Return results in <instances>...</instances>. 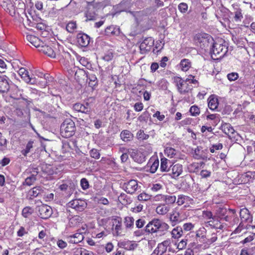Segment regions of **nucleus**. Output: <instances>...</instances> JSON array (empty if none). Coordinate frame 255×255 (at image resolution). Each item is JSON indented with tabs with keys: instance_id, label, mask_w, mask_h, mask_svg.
Wrapping results in <instances>:
<instances>
[{
	"instance_id": "nucleus-1",
	"label": "nucleus",
	"mask_w": 255,
	"mask_h": 255,
	"mask_svg": "<svg viewBox=\"0 0 255 255\" xmlns=\"http://www.w3.org/2000/svg\"><path fill=\"white\" fill-rule=\"evenodd\" d=\"M174 82L177 88L178 91L181 94H185L192 90L193 88L192 84H196L197 81L194 79L193 76L190 75L186 80H183L179 77H175Z\"/></svg>"
},
{
	"instance_id": "nucleus-2",
	"label": "nucleus",
	"mask_w": 255,
	"mask_h": 255,
	"mask_svg": "<svg viewBox=\"0 0 255 255\" xmlns=\"http://www.w3.org/2000/svg\"><path fill=\"white\" fill-rule=\"evenodd\" d=\"M228 51V46L225 42H213L210 51L211 57L214 60H218L224 57Z\"/></svg>"
},
{
	"instance_id": "nucleus-3",
	"label": "nucleus",
	"mask_w": 255,
	"mask_h": 255,
	"mask_svg": "<svg viewBox=\"0 0 255 255\" xmlns=\"http://www.w3.org/2000/svg\"><path fill=\"white\" fill-rule=\"evenodd\" d=\"M75 130V123L71 119L65 120L61 125L60 133L65 138H69L73 135Z\"/></svg>"
},
{
	"instance_id": "nucleus-4",
	"label": "nucleus",
	"mask_w": 255,
	"mask_h": 255,
	"mask_svg": "<svg viewBox=\"0 0 255 255\" xmlns=\"http://www.w3.org/2000/svg\"><path fill=\"white\" fill-rule=\"evenodd\" d=\"M194 40L197 45L202 49L211 46L213 43V38L206 33H198L194 37Z\"/></svg>"
},
{
	"instance_id": "nucleus-5",
	"label": "nucleus",
	"mask_w": 255,
	"mask_h": 255,
	"mask_svg": "<svg viewBox=\"0 0 255 255\" xmlns=\"http://www.w3.org/2000/svg\"><path fill=\"white\" fill-rule=\"evenodd\" d=\"M144 147L141 146L138 150L131 149L129 154L133 160L137 163H141L145 160L146 156L150 151V147L149 146L148 151H144Z\"/></svg>"
},
{
	"instance_id": "nucleus-6",
	"label": "nucleus",
	"mask_w": 255,
	"mask_h": 255,
	"mask_svg": "<svg viewBox=\"0 0 255 255\" xmlns=\"http://www.w3.org/2000/svg\"><path fill=\"white\" fill-rule=\"evenodd\" d=\"M159 232V220L153 219L145 226V232L151 234L153 237H158Z\"/></svg>"
},
{
	"instance_id": "nucleus-7",
	"label": "nucleus",
	"mask_w": 255,
	"mask_h": 255,
	"mask_svg": "<svg viewBox=\"0 0 255 255\" xmlns=\"http://www.w3.org/2000/svg\"><path fill=\"white\" fill-rule=\"evenodd\" d=\"M24 6L23 2H21L20 0H15L14 4H13L10 0L7 3V6L3 8L7 12H8L11 15L13 16L15 14L16 12L18 13V9H23V7Z\"/></svg>"
},
{
	"instance_id": "nucleus-8",
	"label": "nucleus",
	"mask_w": 255,
	"mask_h": 255,
	"mask_svg": "<svg viewBox=\"0 0 255 255\" xmlns=\"http://www.w3.org/2000/svg\"><path fill=\"white\" fill-rule=\"evenodd\" d=\"M38 208V216L43 219H48L52 214V209L49 206L43 204Z\"/></svg>"
},
{
	"instance_id": "nucleus-9",
	"label": "nucleus",
	"mask_w": 255,
	"mask_h": 255,
	"mask_svg": "<svg viewBox=\"0 0 255 255\" xmlns=\"http://www.w3.org/2000/svg\"><path fill=\"white\" fill-rule=\"evenodd\" d=\"M68 206L78 211L81 212L87 207V203L84 200L75 199L69 202L68 203Z\"/></svg>"
},
{
	"instance_id": "nucleus-10",
	"label": "nucleus",
	"mask_w": 255,
	"mask_h": 255,
	"mask_svg": "<svg viewBox=\"0 0 255 255\" xmlns=\"http://www.w3.org/2000/svg\"><path fill=\"white\" fill-rule=\"evenodd\" d=\"M18 72L21 78L27 83L36 84L37 80L35 78L30 77L28 74V72L24 68H20Z\"/></svg>"
},
{
	"instance_id": "nucleus-11",
	"label": "nucleus",
	"mask_w": 255,
	"mask_h": 255,
	"mask_svg": "<svg viewBox=\"0 0 255 255\" xmlns=\"http://www.w3.org/2000/svg\"><path fill=\"white\" fill-rule=\"evenodd\" d=\"M118 246L127 251H133L137 247L138 244L135 241L127 240L119 242Z\"/></svg>"
},
{
	"instance_id": "nucleus-12",
	"label": "nucleus",
	"mask_w": 255,
	"mask_h": 255,
	"mask_svg": "<svg viewBox=\"0 0 255 255\" xmlns=\"http://www.w3.org/2000/svg\"><path fill=\"white\" fill-rule=\"evenodd\" d=\"M154 41L151 37L145 38L140 44L139 48L142 54L150 50L153 45Z\"/></svg>"
},
{
	"instance_id": "nucleus-13",
	"label": "nucleus",
	"mask_w": 255,
	"mask_h": 255,
	"mask_svg": "<svg viewBox=\"0 0 255 255\" xmlns=\"http://www.w3.org/2000/svg\"><path fill=\"white\" fill-rule=\"evenodd\" d=\"M123 188L128 193L132 194L138 188L137 182L135 180H130L124 184Z\"/></svg>"
},
{
	"instance_id": "nucleus-14",
	"label": "nucleus",
	"mask_w": 255,
	"mask_h": 255,
	"mask_svg": "<svg viewBox=\"0 0 255 255\" xmlns=\"http://www.w3.org/2000/svg\"><path fill=\"white\" fill-rule=\"evenodd\" d=\"M9 78L5 76H0V93H6L9 90Z\"/></svg>"
},
{
	"instance_id": "nucleus-15",
	"label": "nucleus",
	"mask_w": 255,
	"mask_h": 255,
	"mask_svg": "<svg viewBox=\"0 0 255 255\" xmlns=\"http://www.w3.org/2000/svg\"><path fill=\"white\" fill-rule=\"evenodd\" d=\"M77 42L81 47H87L90 43V38L86 34L79 33L77 35Z\"/></svg>"
},
{
	"instance_id": "nucleus-16",
	"label": "nucleus",
	"mask_w": 255,
	"mask_h": 255,
	"mask_svg": "<svg viewBox=\"0 0 255 255\" xmlns=\"http://www.w3.org/2000/svg\"><path fill=\"white\" fill-rule=\"evenodd\" d=\"M97 9L96 5H90L88 7V10L86 13V17H87L86 21L87 20H96L98 14L97 13Z\"/></svg>"
},
{
	"instance_id": "nucleus-17",
	"label": "nucleus",
	"mask_w": 255,
	"mask_h": 255,
	"mask_svg": "<svg viewBox=\"0 0 255 255\" xmlns=\"http://www.w3.org/2000/svg\"><path fill=\"white\" fill-rule=\"evenodd\" d=\"M169 219L173 226L177 224L182 222L184 220V217L182 213L177 211H173L170 214Z\"/></svg>"
},
{
	"instance_id": "nucleus-18",
	"label": "nucleus",
	"mask_w": 255,
	"mask_h": 255,
	"mask_svg": "<svg viewBox=\"0 0 255 255\" xmlns=\"http://www.w3.org/2000/svg\"><path fill=\"white\" fill-rule=\"evenodd\" d=\"M160 171L162 172H168L172 165V163L169 160L162 158L160 159Z\"/></svg>"
},
{
	"instance_id": "nucleus-19",
	"label": "nucleus",
	"mask_w": 255,
	"mask_h": 255,
	"mask_svg": "<svg viewBox=\"0 0 255 255\" xmlns=\"http://www.w3.org/2000/svg\"><path fill=\"white\" fill-rule=\"evenodd\" d=\"M39 50L52 58L55 57L56 56L55 53L51 47L46 45H43V44L40 46Z\"/></svg>"
},
{
	"instance_id": "nucleus-20",
	"label": "nucleus",
	"mask_w": 255,
	"mask_h": 255,
	"mask_svg": "<svg viewBox=\"0 0 255 255\" xmlns=\"http://www.w3.org/2000/svg\"><path fill=\"white\" fill-rule=\"evenodd\" d=\"M26 39L34 46L36 48H40L43 42L41 41L38 37L32 35H28L26 36Z\"/></svg>"
},
{
	"instance_id": "nucleus-21",
	"label": "nucleus",
	"mask_w": 255,
	"mask_h": 255,
	"mask_svg": "<svg viewBox=\"0 0 255 255\" xmlns=\"http://www.w3.org/2000/svg\"><path fill=\"white\" fill-rule=\"evenodd\" d=\"M240 214L242 222H250L252 221V217L247 209L243 208L241 209Z\"/></svg>"
},
{
	"instance_id": "nucleus-22",
	"label": "nucleus",
	"mask_w": 255,
	"mask_h": 255,
	"mask_svg": "<svg viewBox=\"0 0 255 255\" xmlns=\"http://www.w3.org/2000/svg\"><path fill=\"white\" fill-rule=\"evenodd\" d=\"M69 242L72 244H78L84 239V236L82 233H77L73 235L68 236Z\"/></svg>"
},
{
	"instance_id": "nucleus-23",
	"label": "nucleus",
	"mask_w": 255,
	"mask_h": 255,
	"mask_svg": "<svg viewBox=\"0 0 255 255\" xmlns=\"http://www.w3.org/2000/svg\"><path fill=\"white\" fill-rule=\"evenodd\" d=\"M113 226H115V230L117 236L124 235L122 228V220L121 218L114 220Z\"/></svg>"
},
{
	"instance_id": "nucleus-24",
	"label": "nucleus",
	"mask_w": 255,
	"mask_h": 255,
	"mask_svg": "<svg viewBox=\"0 0 255 255\" xmlns=\"http://www.w3.org/2000/svg\"><path fill=\"white\" fill-rule=\"evenodd\" d=\"M208 107L211 110H216L218 106V99L214 96L211 95L208 98Z\"/></svg>"
},
{
	"instance_id": "nucleus-25",
	"label": "nucleus",
	"mask_w": 255,
	"mask_h": 255,
	"mask_svg": "<svg viewBox=\"0 0 255 255\" xmlns=\"http://www.w3.org/2000/svg\"><path fill=\"white\" fill-rule=\"evenodd\" d=\"M86 77L87 78V82H88L90 87L93 88L97 85L98 80L95 75L93 73H86Z\"/></svg>"
},
{
	"instance_id": "nucleus-26",
	"label": "nucleus",
	"mask_w": 255,
	"mask_h": 255,
	"mask_svg": "<svg viewBox=\"0 0 255 255\" xmlns=\"http://www.w3.org/2000/svg\"><path fill=\"white\" fill-rule=\"evenodd\" d=\"M105 33L108 36L118 35L120 33V29L113 25L109 26L105 29Z\"/></svg>"
},
{
	"instance_id": "nucleus-27",
	"label": "nucleus",
	"mask_w": 255,
	"mask_h": 255,
	"mask_svg": "<svg viewBox=\"0 0 255 255\" xmlns=\"http://www.w3.org/2000/svg\"><path fill=\"white\" fill-rule=\"evenodd\" d=\"M221 129L226 134L230 135L235 132V130L232 126L228 123H224L221 127Z\"/></svg>"
},
{
	"instance_id": "nucleus-28",
	"label": "nucleus",
	"mask_w": 255,
	"mask_h": 255,
	"mask_svg": "<svg viewBox=\"0 0 255 255\" xmlns=\"http://www.w3.org/2000/svg\"><path fill=\"white\" fill-rule=\"evenodd\" d=\"M207 224L210 226L212 228L222 229L223 228V225L218 221V219L215 217L213 218L207 222Z\"/></svg>"
},
{
	"instance_id": "nucleus-29",
	"label": "nucleus",
	"mask_w": 255,
	"mask_h": 255,
	"mask_svg": "<svg viewBox=\"0 0 255 255\" xmlns=\"http://www.w3.org/2000/svg\"><path fill=\"white\" fill-rule=\"evenodd\" d=\"M181 69L183 71H188L191 67V62L188 59H182L179 64Z\"/></svg>"
},
{
	"instance_id": "nucleus-30",
	"label": "nucleus",
	"mask_w": 255,
	"mask_h": 255,
	"mask_svg": "<svg viewBox=\"0 0 255 255\" xmlns=\"http://www.w3.org/2000/svg\"><path fill=\"white\" fill-rule=\"evenodd\" d=\"M120 136L122 140L126 142L131 140L133 137L132 133L128 130H123Z\"/></svg>"
},
{
	"instance_id": "nucleus-31",
	"label": "nucleus",
	"mask_w": 255,
	"mask_h": 255,
	"mask_svg": "<svg viewBox=\"0 0 255 255\" xmlns=\"http://www.w3.org/2000/svg\"><path fill=\"white\" fill-rule=\"evenodd\" d=\"M42 188L40 186H36L30 189L28 192V195L30 198L36 197L43 191Z\"/></svg>"
},
{
	"instance_id": "nucleus-32",
	"label": "nucleus",
	"mask_w": 255,
	"mask_h": 255,
	"mask_svg": "<svg viewBox=\"0 0 255 255\" xmlns=\"http://www.w3.org/2000/svg\"><path fill=\"white\" fill-rule=\"evenodd\" d=\"M171 234L172 238L174 239H178L180 238L183 234L182 228L180 226L176 227L172 230Z\"/></svg>"
},
{
	"instance_id": "nucleus-33",
	"label": "nucleus",
	"mask_w": 255,
	"mask_h": 255,
	"mask_svg": "<svg viewBox=\"0 0 255 255\" xmlns=\"http://www.w3.org/2000/svg\"><path fill=\"white\" fill-rule=\"evenodd\" d=\"M164 201L166 202L167 205H170L174 203L176 201V197L175 196L169 195H160V201Z\"/></svg>"
},
{
	"instance_id": "nucleus-34",
	"label": "nucleus",
	"mask_w": 255,
	"mask_h": 255,
	"mask_svg": "<svg viewBox=\"0 0 255 255\" xmlns=\"http://www.w3.org/2000/svg\"><path fill=\"white\" fill-rule=\"evenodd\" d=\"M172 172L175 177H178L182 172V165L180 164H176L173 165L172 168Z\"/></svg>"
},
{
	"instance_id": "nucleus-35",
	"label": "nucleus",
	"mask_w": 255,
	"mask_h": 255,
	"mask_svg": "<svg viewBox=\"0 0 255 255\" xmlns=\"http://www.w3.org/2000/svg\"><path fill=\"white\" fill-rule=\"evenodd\" d=\"M34 212V210L32 208L27 206L24 207L22 211V215L25 218H29Z\"/></svg>"
},
{
	"instance_id": "nucleus-36",
	"label": "nucleus",
	"mask_w": 255,
	"mask_h": 255,
	"mask_svg": "<svg viewBox=\"0 0 255 255\" xmlns=\"http://www.w3.org/2000/svg\"><path fill=\"white\" fill-rule=\"evenodd\" d=\"M66 30L70 33H73L77 28V24L76 21H71L69 22L66 25Z\"/></svg>"
},
{
	"instance_id": "nucleus-37",
	"label": "nucleus",
	"mask_w": 255,
	"mask_h": 255,
	"mask_svg": "<svg viewBox=\"0 0 255 255\" xmlns=\"http://www.w3.org/2000/svg\"><path fill=\"white\" fill-rule=\"evenodd\" d=\"M171 244V240L170 239H168L161 243H160V252H162V254L165 253L168 247Z\"/></svg>"
},
{
	"instance_id": "nucleus-38",
	"label": "nucleus",
	"mask_w": 255,
	"mask_h": 255,
	"mask_svg": "<svg viewBox=\"0 0 255 255\" xmlns=\"http://www.w3.org/2000/svg\"><path fill=\"white\" fill-rule=\"evenodd\" d=\"M36 180V178L35 177V174L31 175V176L27 177L25 179V181L23 182V184L27 186H30L34 183Z\"/></svg>"
},
{
	"instance_id": "nucleus-39",
	"label": "nucleus",
	"mask_w": 255,
	"mask_h": 255,
	"mask_svg": "<svg viewBox=\"0 0 255 255\" xmlns=\"http://www.w3.org/2000/svg\"><path fill=\"white\" fill-rule=\"evenodd\" d=\"M134 219L131 217H126L125 218L124 224L127 228H130L133 226Z\"/></svg>"
},
{
	"instance_id": "nucleus-40",
	"label": "nucleus",
	"mask_w": 255,
	"mask_h": 255,
	"mask_svg": "<svg viewBox=\"0 0 255 255\" xmlns=\"http://www.w3.org/2000/svg\"><path fill=\"white\" fill-rule=\"evenodd\" d=\"M33 141H29L27 143L25 148L21 150V153L24 156H26L27 154L31 151V149L33 148Z\"/></svg>"
},
{
	"instance_id": "nucleus-41",
	"label": "nucleus",
	"mask_w": 255,
	"mask_h": 255,
	"mask_svg": "<svg viewBox=\"0 0 255 255\" xmlns=\"http://www.w3.org/2000/svg\"><path fill=\"white\" fill-rule=\"evenodd\" d=\"M206 232L207 230L204 227H201L196 231V236L204 239L206 238Z\"/></svg>"
},
{
	"instance_id": "nucleus-42",
	"label": "nucleus",
	"mask_w": 255,
	"mask_h": 255,
	"mask_svg": "<svg viewBox=\"0 0 255 255\" xmlns=\"http://www.w3.org/2000/svg\"><path fill=\"white\" fill-rule=\"evenodd\" d=\"M165 154L168 157L172 158L176 154V150L170 147H166L164 150Z\"/></svg>"
},
{
	"instance_id": "nucleus-43",
	"label": "nucleus",
	"mask_w": 255,
	"mask_h": 255,
	"mask_svg": "<svg viewBox=\"0 0 255 255\" xmlns=\"http://www.w3.org/2000/svg\"><path fill=\"white\" fill-rule=\"evenodd\" d=\"M91 111V108L88 103L83 104L80 112L84 114H89Z\"/></svg>"
},
{
	"instance_id": "nucleus-44",
	"label": "nucleus",
	"mask_w": 255,
	"mask_h": 255,
	"mask_svg": "<svg viewBox=\"0 0 255 255\" xmlns=\"http://www.w3.org/2000/svg\"><path fill=\"white\" fill-rule=\"evenodd\" d=\"M178 8L180 12L185 13L188 10V6L185 2H181L178 4Z\"/></svg>"
},
{
	"instance_id": "nucleus-45",
	"label": "nucleus",
	"mask_w": 255,
	"mask_h": 255,
	"mask_svg": "<svg viewBox=\"0 0 255 255\" xmlns=\"http://www.w3.org/2000/svg\"><path fill=\"white\" fill-rule=\"evenodd\" d=\"M188 197L183 195H179L178 196L177 203L178 205L181 206L185 203L186 201H187Z\"/></svg>"
},
{
	"instance_id": "nucleus-46",
	"label": "nucleus",
	"mask_w": 255,
	"mask_h": 255,
	"mask_svg": "<svg viewBox=\"0 0 255 255\" xmlns=\"http://www.w3.org/2000/svg\"><path fill=\"white\" fill-rule=\"evenodd\" d=\"M154 195H149L147 194H146L145 193H141L140 194H139L138 197H137V198H138V200L139 201H147L149 199H150V197L152 196H154Z\"/></svg>"
},
{
	"instance_id": "nucleus-47",
	"label": "nucleus",
	"mask_w": 255,
	"mask_h": 255,
	"mask_svg": "<svg viewBox=\"0 0 255 255\" xmlns=\"http://www.w3.org/2000/svg\"><path fill=\"white\" fill-rule=\"evenodd\" d=\"M190 112L192 116H197L200 114V109L197 106L194 105L191 107Z\"/></svg>"
},
{
	"instance_id": "nucleus-48",
	"label": "nucleus",
	"mask_w": 255,
	"mask_h": 255,
	"mask_svg": "<svg viewBox=\"0 0 255 255\" xmlns=\"http://www.w3.org/2000/svg\"><path fill=\"white\" fill-rule=\"evenodd\" d=\"M136 136H137V138L138 139H140V140L146 139L149 137V135L147 134H145L143 130H139L137 132Z\"/></svg>"
},
{
	"instance_id": "nucleus-49",
	"label": "nucleus",
	"mask_w": 255,
	"mask_h": 255,
	"mask_svg": "<svg viewBox=\"0 0 255 255\" xmlns=\"http://www.w3.org/2000/svg\"><path fill=\"white\" fill-rule=\"evenodd\" d=\"M90 156L95 159H99L100 157L99 151L95 148L91 149L90 151Z\"/></svg>"
},
{
	"instance_id": "nucleus-50",
	"label": "nucleus",
	"mask_w": 255,
	"mask_h": 255,
	"mask_svg": "<svg viewBox=\"0 0 255 255\" xmlns=\"http://www.w3.org/2000/svg\"><path fill=\"white\" fill-rule=\"evenodd\" d=\"M158 165L159 162L158 159H157L153 162L151 165L150 166V172L151 173H154L157 170Z\"/></svg>"
},
{
	"instance_id": "nucleus-51",
	"label": "nucleus",
	"mask_w": 255,
	"mask_h": 255,
	"mask_svg": "<svg viewBox=\"0 0 255 255\" xmlns=\"http://www.w3.org/2000/svg\"><path fill=\"white\" fill-rule=\"evenodd\" d=\"M203 217L206 219L212 220L213 218H215L216 217H213L212 213L210 211H204L202 213Z\"/></svg>"
},
{
	"instance_id": "nucleus-52",
	"label": "nucleus",
	"mask_w": 255,
	"mask_h": 255,
	"mask_svg": "<svg viewBox=\"0 0 255 255\" xmlns=\"http://www.w3.org/2000/svg\"><path fill=\"white\" fill-rule=\"evenodd\" d=\"M170 209V205H160V214H166Z\"/></svg>"
},
{
	"instance_id": "nucleus-53",
	"label": "nucleus",
	"mask_w": 255,
	"mask_h": 255,
	"mask_svg": "<svg viewBox=\"0 0 255 255\" xmlns=\"http://www.w3.org/2000/svg\"><path fill=\"white\" fill-rule=\"evenodd\" d=\"M194 227V225L191 223H185L183 225V228L185 231L188 232L192 230Z\"/></svg>"
},
{
	"instance_id": "nucleus-54",
	"label": "nucleus",
	"mask_w": 255,
	"mask_h": 255,
	"mask_svg": "<svg viewBox=\"0 0 255 255\" xmlns=\"http://www.w3.org/2000/svg\"><path fill=\"white\" fill-rule=\"evenodd\" d=\"M80 183H81L82 188L83 190H86L89 188V182L86 178H82L81 180Z\"/></svg>"
},
{
	"instance_id": "nucleus-55",
	"label": "nucleus",
	"mask_w": 255,
	"mask_h": 255,
	"mask_svg": "<svg viewBox=\"0 0 255 255\" xmlns=\"http://www.w3.org/2000/svg\"><path fill=\"white\" fill-rule=\"evenodd\" d=\"M228 79L230 81H233L237 80L239 77V75L237 73L233 72L228 74Z\"/></svg>"
},
{
	"instance_id": "nucleus-56",
	"label": "nucleus",
	"mask_w": 255,
	"mask_h": 255,
	"mask_svg": "<svg viewBox=\"0 0 255 255\" xmlns=\"http://www.w3.org/2000/svg\"><path fill=\"white\" fill-rule=\"evenodd\" d=\"M6 145L7 140L6 138L0 132V147L3 146L6 147Z\"/></svg>"
},
{
	"instance_id": "nucleus-57",
	"label": "nucleus",
	"mask_w": 255,
	"mask_h": 255,
	"mask_svg": "<svg viewBox=\"0 0 255 255\" xmlns=\"http://www.w3.org/2000/svg\"><path fill=\"white\" fill-rule=\"evenodd\" d=\"M234 18L236 21L241 20L243 18V15L241 9H238L235 12Z\"/></svg>"
},
{
	"instance_id": "nucleus-58",
	"label": "nucleus",
	"mask_w": 255,
	"mask_h": 255,
	"mask_svg": "<svg viewBox=\"0 0 255 255\" xmlns=\"http://www.w3.org/2000/svg\"><path fill=\"white\" fill-rule=\"evenodd\" d=\"M207 119L215 120V122H218L220 120L219 116L216 114H210L207 116Z\"/></svg>"
},
{
	"instance_id": "nucleus-59",
	"label": "nucleus",
	"mask_w": 255,
	"mask_h": 255,
	"mask_svg": "<svg viewBox=\"0 0 255 255\" xmlns=\"http://www.w3.org/2000/svg\"><path fill=\"white\" fill-rule=\"evenodd\" d=\"M35 6L36 8L40 11H42L44 9V4L42 1L38 0L35 2Z\"/></svg>"
},
{
	"instance_id": "nucleus-60",
	"label": "nucleus",
	"mask_w": 255,
	"mask_h": 255,
	"mask_svg": "<svg viewBox=\"0 0 255 255\" xmlns=\"http://www.w3.org/2000/svg\"><path fill=\"white\" fill-rule=\"evenodd\" d=\"M227 213V210L225 208H219L217 211V213L219 217L223 218Z\"/></svg>"
},
{
	"instance_id": "nucleus-61",
	"label": "nucleus",
	"mask_w": 255,
	"mask_h": 255,
	"mask_svg": "<svg viewBox=\"0 0 255 255\" xmlns=\"http://www.w3.org/2000/svg\"><path fill=\"white\" fill-rule=\"evenodd\" d=\"M57 245L59 248L62 249H64L67 246V243L62 240H58L57 242Z\"/></svg>"
},
{
	"instance_id": "nucleus-62",
	"label": "nucleus",
	"mask_w": 255,
	"mask_h": 255,
	"mask_svg": "<svg viewBox=\"0 0 255 255\" xmlns=\"http://www.w3.org/2000/svg\"><path fill=\"white\" fill-rule=\"evenodd\" d=\"M240 255H253V254L251 249L244 248L241 250Z\"/></svg>"
},
{
	"instance_id": "nucleus-63",
	"label": "nucleus",
	"mask_w": 255,
	"mask_h": 255,
	"mask_svg": "<svg viewBox=\"0 0 255 255\" xmlns=\"http://www.w3.org/2000/svg\"><path fill=\"white\" fill-rule=\"evenodd\" d=\"M145 223V222L144 220L139 219L136 221L135 225L137 228H141L144 225Z\"/></svg>"
},
{
	"instance_id": "nucleus-64",
	"label": "nucleus",
	"mask_w": 255,
	"mask_h": 255,
	"mask_svg": "<svg viewBox=\"0 0 255 255\" xmlns=\"http://www.w3.org/2000/svg\"><path fill=\"white\" fill-rule=\"evenodd\" d=\"M199 166L198 163H193L190 165V168L191 171L196 172L199 169Z\"/></svg>"
}]
</instances>
